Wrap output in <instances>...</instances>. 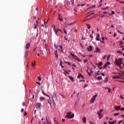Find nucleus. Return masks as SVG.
Returning <instances> with one entry per match:
<instances>
[{
	"label": "nucleus",
	"mask_w": 124,
	"mask_h": 124,
	"mask_svg": "<svg viewBox=\"0 0 124 124\" xmlns=\"http://www.w3.org/2000/svg\"><path fill=\"white\" fill-rule=\"evenodd\" d=\"M67 9H69V10H70V8L72 7V6L73 4H74V0H70L67 1Z\"/></svg>",
	"instance_id": "nucleus-1"
},
{
	"label": "nucleus",
	"mask_w": 124,
	"mask_h": 124,
	"mask_svg": "<svg viewBox=\"0 0 124 124\" xmlns=\"http://www.w3.org/2000/svg\"><path fill=\"white\" fill-rule=\"evenodd\" d=\"M55 26H54V31H55V34L56 35H61V33H63V32H62V30H60V29H57L56 30V29H55Z\"/></svg>",
	"instance_id": "nucleus-2"
},
{
	"label": "nucleus",
	"mask_w": 124,
	"mask_h": 124,
	"mask_svg": "<svg viewBox=\"0 0 124 124\" xmlns=\"http://www.w3.org/2000/svg\"><path fill=\"white\" fill-rule=\"evenodd\" d=\"M122 61H123L122 58H120L119 60L117 59H115V64H116V65H118L119 64H123V62H122Z\"/></svg>",
	"instance_id": "nucleus-3"
},
{
	"label": "nucleus",
	"mask_w": 124,
	"mask_h": 124,
	"mask_svg": "<svg viewBox=\"0 0 124 124\" xmlns=\"http://www.w3.org/2000/svg\"><path fill=\"white\" fill-rule=\"evenodd\" d=\"M65 117L66 118H68V119H72V118H74V114L73 113L71 114V112H69L67 113Z\"/></svg>",
	"instance_id": "nucleus-4"
},
{
	"label": "nucleus",
	"mask_w": 124,
	"mask_h": 124,
	"mask_svg": "<svg viewBox=\"0 0 124 124\" xmlns=\"http://www.w3.org/2000/svg\"><path fill=\"white\" fill-rule=\"evenodd\" d=\"M70 56H71L72 58H73V59H74L76 61H78V62H81V60L79 58H78V57H77L76 55L72 54V53H70Z\"/></svg>",
	"instance_id": "nucleus-5"
},
{
	"label": "nucleus",
	"mask_w": 124,
	"mask_h": 124,
	"mask_svg": "<svg viewBox=\"0 0 124 124\" xmlns=\"http://www.w3.org/2000/svg\"><path fill=\"white\" fill-rule=\"evenodd\" d=\"M52 101L54 103H55V101H58V97L56 94H54L52 96Z\"/></svg>",
	"instance_id": "nucleus-6"
},
{
	"label": "nucleus",
	"mask_w": 124,
	"mask_h": 124,
	"mask_svg": "<svg viewBox=\"0 0 124 124\" xmlns=\"http://www.w3.org/2000/svg\"><path fill=\"white\" fill-rule=\"evenodd\" d=\"M97 96V94H96L94 95V96L93 97V98L91 100V103H93V102H94V100H95V98H96Z\"/></svg>",
	"instance_id": "nucleus-7"
},
{
	"label": "nucleus",
	"mask_w": 124,
	"mask_h": 124,
	"mask_svg": "<svg viewBox=\"0 0 124 124\" xmlns=\"http://www.w3.org/2000/svg\"><path fill=\"white\" fill-rule=\"evenodd\" d=\"M100 36L99 35V34H97L96 37V40H97V41H100L101 43H102V41L100 40Z\"/></svg>",
	"instance_id": "nucleus-8"
},
{
	"label": "nucleus",
	"mask_w": 124,
	"mask_h": 124,
	"mask_svg": "<svg viewBox=\"0 0 124 124\" xmlns=\"http://www.w3.org/2000/svg\"><path fill=\"white\" fill-rule=\"evenodd\" d=\"M110 64V62H107L105 65L103 66V69H105V68H107V66Z\"/></svg>",
	"instance_id": "nucleus-9"
},
{
	"label": "nucleus",
	"mask_w": 124,
	"mask_h": 124,
	"mask_svg": "<svg viewBox=\"0 0 124 124\" xmlns=\"http://www.w3.org/2000/svg\"><path fill=\"white\" fill-rule=\"evenodd\" d=\"M103 111V109H100L99 111H97V114L100 119H101V117H100V115H101V113H102Z\"/></svg>",
	"instance_id": "nucleus-10"
},
{
	"label": "nucleus",
	"mask_w": 124,
	"mask_h": 124,
	"mask_svg": "<svg viewBox=\"0 0 124 124\" xmlns=\"http://www.w3.org/2000/svg\"><path fill=\"white\" fill-rule=\"evenodd\" d=\"M36 107H38V108H39V109H41V104L39 103H37L36 104Z\"/></svg>",
	"instance_id": "nucleus-11"
},
{
	"label": "nucleus",
	"mask_w": 124,
	"mask_h": 124,
	"mask_svg": "<svg viewBox=\"0 0 124 124\" xmlns=\"http://www.w3.org/2000/svg\"><path fill=\"white\" fill-rule=\"evenodd\" d=\"M30 46H31V43H28L26 44L25 48L26 49H29V48H30Z\"/></svg>",
	"instance_id": "nucleus-12"
},
{
	"label": "nucleus",
	"mask_w": 124,
	"mask_h": 124,
	"mask_svg": "<svg viewBox=\"0 0 124 124\" xmlns=\"http://www.w3.org/2000/svg\"><path fill=\"white\" fill-rule=\"evenodd\" d=\"M96 50L94 51V53H100V49L98 47H96Z\"/></svg>",
	"instance_id": "nucleus-13"
},
{
	"label": "nucleus",
	"mask_w": 124,
	"mask_h": 124,
	"mask_svg": "<svg viewBox=\"0 0 124 124\" xmlns=\"http://www.w3.org/2000/svg\"><path fill=\"white\" fill-rule=\"evenodd\" d=\"M87 73L89 76H91L92 73H93V71L92 70V69H90V72H89V70H87Z\"/></svg>",
	"instance_id": "nucleus-14"
},
{
	"label": "nucleus",
	"mask_w": 124,
	"mask_h": 124,
	"mask_svg": "<svg viewBox=\"0 0 124 124\" xmlns=\"http://www.w3.org/2000/svg\"><path fill=\"white\" fill-rule=\"evenodd\" d=\"M58 20L60 21V22H62V18L61 17V14H59L58 15Z\"/></svg>",
	"instance_id": "nucleus-15"
},
{
	"label": "nucleus",
	"mask_w": 124,
	"mask_h": 124,
	"mask_svg": "<svg viewBox=\"0 0 124 124\" xmlns=\"http://www.w3.org/2000/svg\"><path fill=\"white\" fill-rule=\"evenodd\" d=\"M88 51H89V52H91V51H93V47L92 46H89V48H88Z\"/></svg>",
	"instance_id": "nucleus-16"
},
{
	"label": "nucleus",
	"mask_w": 124,
	"mask_h": 124,
	"mask_svg": "<svg viewBox=\"0 0 124 124\" xmlns=\"http://www.w3.org/2000/svg\"><path fill=\"white\" fill-rule=\"evenodd\" d=\"M116 122L117 121L116 120L113 121V122L108 121V124H116Z\"/></svg>",
	"instance_id": "nucleus-17"
},
{
	"label": "nucleus",
	"mask_w": 124,
	"mask_h": 124,
	"mask_svg": "<svg viewBox=\"0 0 124 124\" xmlns=\"http://www.w3.org/2000/svg\"><path fill=\"white\" fill-rule=\"evenodd\" d=\"M96 65H97L98 67H99V66H101V65H102V62H100L98 63H96Z\"/></svg>",
	"instance_id": "nucleus-18"
},
{
	"label": "nucleus",
	"mask_w": 124,
	"mask_h": 124,
	"mask_svg": "<svg viewBox=\"0 0 124 124\" xmlns=\"http://www.w3.org/2000/svg\"><path fill=\"white\" fill-rule=\"evenodd\" d=\"M81 77L82 78H84V77H83V76H82V74L81 73L78 74V78H81Z\"/></svg>",
	"instance_id": "nucleus-19"
},
{
	"label": "nucleus",
	"mask_w": 124,
	"mask_h": 124,
	"mask_svg": "<svg viewBox=\"0 0 124 124\" xmlns=\"http://www.w3.org/2000/svg\"><path fill=\"white\" fill-rule=\"evenodd\" d=\"M60 66L62 67V68H63V66H62V59H60Z\"/></svg>",
	"instance_id": "nucleus-20"
},
{
	"label": "nucleus",
	"mask_w": 124,
	"mask_h": 124,
	"mask_svg": "<svg viewBox=\"0 0 124 124\" xmlns=\"http://www.w3.org/2000/svg\"><path fill=\"white\" fill-rule=\"evenodd\" d=\"M114 109L115 110H120V109H121V107H120L119 106H116V107H115Z\"/></svg>",
	"instance_id": "nucleus-21"
},
{
	"label": "nucleus",
	"mask_w": 124,
	"mask_h": 124,
	"mask_svg": "<svg viewBox=\"0 0 124 124\" xmlns=\"http://www.w3.org/2000/svg\"><path fill=\"white\" fill-rule=\"evenodd\" d=\"M68 78H69V79H70V80H71V81H72V82H73V81H74V78H73V77L69 76Z\"/></svg>",
	"instance_id": "nucleus-22"
},
{
	"label": "nucleus",
	"mask_w": 124,
	"mask_h": 124,
	"mask_svg": "<svg viewBox=\"0 0 124 124\" xmlns=\"http://www.w3.org/2000/svg\"><path fill=\"white\" fill-rule=\"evenodd\" d=\"M87 121V119H86V117H83L82 119V121L84 124H86V121Z\"/></svg>",
	"instance_id": "nucleus-23"
},
{
	"label": "nucleus",
	"mask_w": 124,
	"mask_h": 124,
	"mask_svg": "<svg viewBox=\"0 0 124 124\" xmlns=\"http://www.w3.org/2000/svg\"><path fill=\"white\" fill-rule=\"evenodd\" d=\"M64 26L65 27H68V26H69V23H67V22H65V23L64 24Z\"/></svg>",
	"instance_id": "nucleus-24"
},
{
	"label": "nucleus",
	"mask_w": 124,
	"mask_h": 124,
	"mask_svg": "<svg viewBox=\"0 0 124 124\" xmlns=\"http://www.w3.org/2000/svg\"><path fill=\"white\" fill-rule=\"evenodd\" d=\"M29 56V51H26L25 55V57L27 58Z\"/></svg>",
	"instance_id": "nucleus-25"
},
{
	"label": "nucleus",
	"mask_w": 124,
	"mask_h": 124,
	"mask_svg": "<svg viewBox=\"0 0 124 124\" xmlns=\"http://www.w3.org/2000/svg\"><path fill=\"white\" fill-rule=\"evenodd\" d=\"M112 78H113V79H119L120 77L118 76H113Z\"/></svg>",
	"instance_id": "nucleus-26"
},
{
	"label": "nucleus",
	"mask_w": 124,
	"mask_h": 124,
	"mask_svg": "<svg viewBox=\"0 0 124 124\" xmlns=\"http://www.w3.org/2000/svg\"><path fill=\"white\" fill-rule=\"evenodd\" d=\"M40 101H42V100H45V98L44 97H41L40 98Z\"/></svg>",
	"instance_id": "nucleus-27"
},
{
	"label": "nucleus",
	"mask_w": 124,
	"mask_h": 124,
	"mask_svg": "<svg viewBox=\"0 0 124 124\" xmlns=\"http://www.w3.org/2000/svg\"><path fill=\"white\" fill-rule=\"evenodd\" d=\"M74 24H76V21H75L71 23H69V26H72V25H74Z\"/></svg>",
	"instance_id": "nucleus-28"
},
{
	"label": "nucleus",
	"mask_w": 124,
	"mask_h": 124,
	"mask_svg": "<svg viewBox=\"0 0 124 124\" xmlns=\"http://www.w3.org/2000/svg\"><path fill=\"white\" fill-rule=\"evenodd\" d=\"M86 26H87L88 30H90V29H91V25L90 24H86Z\"/></svg>",
	"instance_id": "nucleus-29"
},
{
	"label": "nucleus",
	"mask_w": 124,
	"mask_h": 124,
	"mask_svg": "<svg viewBox=\"0 0 124 124\" xmlns=\"http://www.w3.org/2000/svg\"><path fill=\"white\" fill-rule=\"evenodd\" d=\"M54 124H59V123L58 122V121H57V120H56V119L54 118Z\"/></svg>",
	"instance_id": "nucleus-30"
},
{
	"label": "nucleus",
	"mask_w": 124,
	"mask_h": 124,
	"mask_svg": "<svg viewBox=\"0 0 124 124\" xmlns=\"http://www.w3.org/2000/svg\"><path fill=\"white\" fill-rule=\"evenodd\" d=\"M96 78L98 80H101V79H102V78L101 77H98L97 78L96 77Z\"/></svg>",
	"instance_id": "nucleus-31"
},
{
	"label": "nucleus",
	"mask_w": 124,
	"mask_h": 124,
	"mask_svg": "<svg viewBox=\"0 0 124 124\" xmlns=\"http://www.w3.org/2000/svg\"><path fill=\"white\" fill-rule=\"evenodd\" d=\"M110 57H111V55H108V57H107V62H108V61H109V59H110Z\"/></svg>",
	"instance_id": "nucleus-32"
},
{
	"label": "nucleus",
	"mask_w": 124,
	"mask_h": 124,
	"mask_svg": "<svg viewBox=\"0 0 124 124\" xmlns=\"http://www.w3.org/2000/svg\"><path fill=\"white\" fill-rule=\"evenodd\" d=\"M117 53H118V54H121V55H123V52H121L120 50L117 51Z\"/></svg>",
	"instance_id": "nucleus-33"
},
{
	"label": "nucleus",
	"mask_w": 124,
	"mask_h": 124,
	"mask_svg": "<svg viewBox=\"0 0 124 124\" xmlns=\"http://www.w3.org/2000/svg\"><path fill=\"white\" fill-rule=\"evenodd\" d=\"M107 82H108V78H107L104 81V83H107Z\"/></svg>",
	"instance_id": "nucleus-34"
},
{
	"label": "nucleus",
	"mask_w": 124,
	"mask_h": 124,
	"mask_svg": "<svg viewBox=\"0 0 124 124\" xmlns=\"http://www.w3.org/2000/svg\"><path fill=\"white\" fill-rule=\"evenodd\" d=\"M46 120L47 123H44V124H50L49 123V121H48V119L47 118H46Z\"/></svg>",
	"instance_id": "nucleus-35"
},
{
	"label": "nucleus",
	"mask_w": 124,
	"mask_h": 124,
	"mask_svg": "<svg viewBox=\"0 0 124 124\" xmlns=\"http://www.w3.org/2000/svg\"><path fill=\"white\" fill-rule=\"evenodd\" d=\"M105 89H108V92L109 93H111V89H108V88H105Z\"/></svg>",
	"instance_id": "nucleus-36"
},
{
	"label": "nucleus",
	"mask_w": 124,
	"mask_h": 124,
	"mask_svg": "<svg viewBox=\"0 0 124 124\" xmlns=\"http://www.w3.org/2000/svg\"><path fill=\"white\" fill-rule=\"evenodd\" d=\"M42 93L44 94V95H46V96H49L46 94H45V93H44V92H42Z\"/></svg>",
	"instance_id": "nucleus-37"
},
{
	"label": "nucleus",
	"mask_w": 124,
	"mask_h": 124,
	"mask_svg": "<svg viewBox=\"0 0 124 124\" xmlns=\"http://www.w3.org/2000/svg\"><path fill=\"white\" fill-rule=\"evenodd\" d=\"M38 80L39 81H41V78H40V77H38Z\"/></svg>",
	"instance_id": "nucleus-38"
},
{
	"label": "nucleus",
	"mask_w": 124,
	"mask_h": 124,
	"mask_svg": "<svg viewBox=\"0 0 124 124\" xmlns=\"http://www.w3.org/2000/svg\"><path fill=\"white\" fill-rule=\"evenodd\" d=\"M65 63H68V64L69 65H70L71 63H70V62H65Z\"/></svg>",
	"instance_id": "nucleus-39"
},
{
	"label": "nucleus",
	"mask_w": 124,
	"mask_h": 124,
	"mask_svg": "<svg viewBox=\"0 0 124 124\" xmlns=\"http://www.w3.org/2000/svg\"><path fill=\"white\" fill-rule=\"evenodd\" d=\"M55 55V57H56V59H58V58H59V56H58V54L56 53Z\"/></svg>",
	"instance_id": "nucleus-40"
},
{
	"label": "nucleus",
	"mask_w": 124,
	"mask_h": 124,
	"mask_svg": "<svg viewBox=\"0 0 124 124\" xmlns=\"http://www.w3.org/2000/svg\"><path fill=\"white\" fill-rule=\"evenodd\" d=\"M93 14H94V13H93L90 14L89 15H88L87 16V17H89V16H91V15H93Z\"/></svg>",
	"instance_id": "nucleus-41"
},
{
	"label": "nucleus",
	"mask_w": 124,
	"mask_h": 124,
	"mask_svg": "<svg viewBox=\"0 0 124 124\" xmlns=\"http://www.w3.org/2000/svg\"><path fill=\"white\" fill-rule=\"evenodd\" d=\"M120 45H123V44H124V42H123L122 41H120Z\"/></svg>",
	"instance_id": "nucleus-42"
},
{
	"label": "nucleus",
	"mask_w": 124,
	"mask_h": 124,
	"mask_svg": "<svg viewBox=\"0 0 124 124\" xmlns=\"http://www.w3.org/2000/svg\"><path fill=\"white\" fill-rule=\"evenodd\" d=\"M119 114H120V113H117L114 114V116H118V115H119Z\"/></svg>",
	"instance_id": "nucleus-43"
},
{
	"label": "nucleus",
	"mask_w": 124,
	"mask_h": 124,
	"mask_svg": "<svg viewBox=\"0 0 124 124\" xmlns=\"http://www.w3.org/2000/svg\"><path fill=\"white\" fill-rule=\"evenodd\" d=\"M105 16H106V15H101V17L103 18V17H105Z\"/></svg>",
	"instance_id": "nucleus-44"
},
{
	"label": "nucleus",
	"mask_w": 124,
	"mask_h": 124,
	"mask_svg": "<svg viewBox=\"0 0 124 124\" xmlns=\"http://www.w3.org/2000/svg\"><path fill=\"white\" fill-rule=\"evenodd\" d=\"M27 114H28V113H27V111H25L24 116H27Z\"/></svg>",
	"instance_id": "nucleus-45"
},
{
	"label": "nucleus",
	"mask_w": 124,
	"mask_h": 124,
	"mask_svg": "<svg viewBox=\"0 0 124 124\" xmlns=\"http://www.w3.org/2000/svg\"><path fill=\"white\" fill-rule=\"evenodd\" d=\"M121 64H119V65H118V66H119V67H120V68H122V65H121Z\"/></svg>",
	"instance_id": "nucleus-46"
},
{
	"label": "nucleus",
	"mask_w": 124,
	"mask_h": 124,
	"mask_svg": "<svg viewBox=\"0 0 124 124\" xmlns=\"http://www.w3.org/2000/svg\"><path fill=\"white\" fill-rule=\"evenodd\" d=\"M107 8H108V7H107L106 8H103L102 9H104V10H106V9H107Z\"/></svg>",
	"instance_id": "nucleus-47"
},
{
	"label": "nucleus",
	"mask_w": 124,
	"mask_h": 124,
	"mask_svg": "<svg viewBox=\"0 0 124 124\" xmlns=\"http://www.w3.org/2000/svg\"><path fill=\"white\" fill-rule=\"evenodd\" d=\"M117 31H118V32H119V33H121V34H123V32L120 31L118 30Z\"/></svg>",
	"instance_id": "nucleus-48"
},
{
	"label": "nucleus",
	"mask_w": 124,
	"mask_h": 124,
	"mask_svg": "<svg viewBox=\"0 0 124 124\" xmlns=\"http://www.w3.org/2000/svg\"><path fill=\"white\" fill-rule=\"evenodd\" d=\"M63 31H64V33H65V34H66L67 33V32H66V31L64 29H63Z\"/></svg>",
	"instance_id": "nucleus-49"
},
{
	"label": "nucleus",
	"mask_w": 124,
	"mask_h": 124,
	"mask_svg": "<svg viewBox=\"0 0 124 124\" xmlns=\"http://www.w3.org/2000/svg\"><path fill=\"white\" fill-rule=\"evenodd\" d=\"M85 5V4H81V5H78V6H84Z\"/></svg>",
	"instance_id": "nucleus-50"
},
{
	"label": "nucleus",
	"mask_w": 124,
	"mask_h": 124,
	"mask_svg": "<svg viewBox=\"0 0 124 124\" xmlns=\"http://www.w3.org/2000/svg\"><path fill=\"white\" fill-rule=\"evenodd\" d=\"M120 110L121 111H124V108H122Z\"/></svg>",
	"instance_id": "nucleus-51"
},
{
	"label": "nucleus",
	"mask_w": 124,
	"mask_h": 124,
	"mask_svg": "<svg viewBox=\"0 0 124 124\" xmlns=\"http://www.w3.org/2000/svg\"><path fill=\"white\" fill-rule=\"evenodd\" d=\"M102 39V41H103L102 43H104V39H105L104 37H103Z\"/></svg>",
	"instance_id": "nucleus-52"
},
{
	"label": "nucleus",
	"mask_w": 124,
	"mask_h": 124,
	"mask_svg": "<svg viewBox=\"0 0 124 124\" xmlns=\"http://www.w3.org/2000/svg\"><path fill=\"white\" fill-rule=\"evenodd\" d=\"M111 14L112 15H114V14H115V12H114V11H111Z\"/></svg>",
	"instance_id": "nucleus-53"
},
{
	"label": "nucleus",
	"mask_w": 124,
	"mask_h": 124,
	"mask_svg": "<svg viewBox=\"0 0 124 124\" xmlns=\"http://www.w3.org/2000/svg\"><path fill=\"white\" fill-rule=\"evenodd\" d=\"M85 39H86L85 38H84V37H81V40H85Z\"/></svg>",
	"instance_id": "nucleus-54"
},
{
	"label": "nucleus",
	"mask_w": 124,
	"mask_h": 124,
	"mask_svg": "<svg viewBox=\"0 0 124 124\" xmlns=\"http://www.w3.org/2000/svg\"><path fill=\"white\" fill-rule=\"evenodd\" d=\"M120 97L121 98V99H124V97L122 95L120 96Z\"/></svg>",
	"instance_id": "nucleus-55"
},
{
	"label": "nucleus",
	"mask_w": 124,
	"mask_h": 124,
	"mask_svg": "<svg viewBox=\"0 0 124 124\" xmlns=\"http://www.w3.org/2000/svg\"><path fill=\"white\" fill-rule=\"evenodd\" d=\"M21 113H23V112H24V108L21 109Z\"/></svg>",
	"instance_id": "nucleus-56"
},
{
	"label": "nucleus",
	"mask_w": 124,
	"mask_h": 124,
	"mask_svg": "<svg viewBox=\"0 0 124 124\" xmlns=\"http://www.w3.org/2000/svg\"><path fill=\"white\" fill-rule=\"evenodd\" d=\"M95 75L96 76H97V75H100V74L98 73H95Z\"/></svg>",
	"instance_id": "nucleus-57"
},
{
	"label": "nucleus",
	"mask_w": 124,
	"mask_h": 124,
	"mask_svg": "<svg viewBox=\"0 0 124 124\" xmlns=\"http://www.w3.org/2000/svg\"><path fill=\"white\" fill-rule=\"evenodd\" d=\"M84 62H88V60H84Z\"/></svg>",
	"instance_id": "nucleus-58"
},
{
	"label": "nucleus",
	"mask_w": 124,
	"mask_h": 124,
	"mask_svg": "<svg viewBox=\"0 0 124 124\" xmlns=\"http://www.w3.org/2000/svg\"><path fill=\"white\" fill-rule=\"evenodd\" d=\"M36 84H37L38 85H40V82H36Z\"/></svg>",
	"instance_id": "nucleus-59"
},
{
	"label": "nucleus",
	"mask_w": 124,
	"mask_h": 124,
	"mask_svg": "<svg viewBox=\"0 0 124 124\" xmlns=\"http://www.w3.org/2000/svg\"><path fill=\"white\" fill-rule=\"evenodd\" d=\"M72 66H74V67H76V65L75 64H72Z\"/></svg>",
	"instance_id": "nucleus-60"
},
{
	"label": "nucleus",
	"mask_w": 124,
	"mask_h": 124,
	"mask_svg": "<svg viewBox=\"0 0 124 124\" xmlns=\"http://www.w3.org/2000/svg\"><path fill=\"white\" fill-rule=\"evenodd\" d=\"M119 82H121V83H124V81H123V80H119Z\"/></svg>",
	"instance_id": "nucleus-61"
},
{
	"label": "nucleus",
	"mask_w": 124,
	"mask_h": 124,
	"mask_svg": "<svg viewBox=\"0 0 124 124\" xmlns=\"http://www.w3.org/2000/svg\"><path fill=\"white\" fill-rule=\"evenodd\" d=\"M91 38H93V36L92 35H90Z\"/></svg>",
	"instance_id": "nucleus-62"
},
{
	"label": "nucleus",
	"mask_w": 124,
	"mask_h": 124,
	"mask_svg": "<svg viewBox=\"0 0 124 124\" xmlns=\"http://www.w3.org/2000/svg\"><path fill=\"white\" fill-rule=\"evenodd\" d=\"M106 55H105L104 57H103V59L104 60H105V59H106Z\"/></svg>",
	"instance_id": "nucleus-63"
},
{
	"label": "nucleus",
	"mask_w": 124,
	"mask_h": 124,
	"mask_svg": "<svg viewBox=\"0 0 124 124\" xmlns=\"http://www.w3.org/2000/svg\"><path fill=\"white\" fill-rule=\"evenodd\" d=\"M22 105L23 106H25V102H22Z\"/></svg>",
	"instance_id": "nucleus-64"
}]
</instances>
